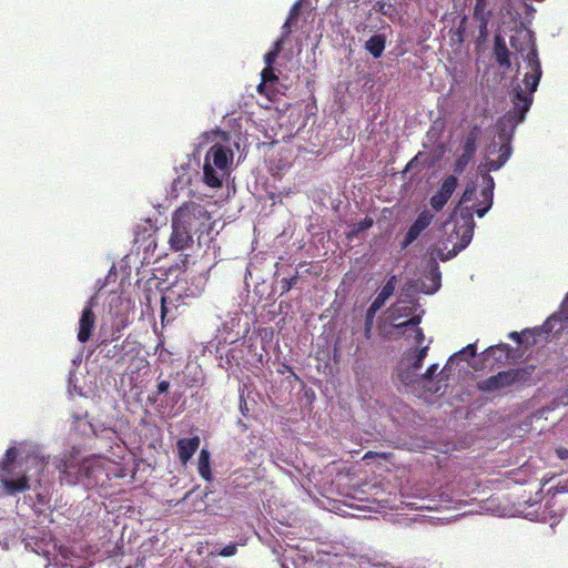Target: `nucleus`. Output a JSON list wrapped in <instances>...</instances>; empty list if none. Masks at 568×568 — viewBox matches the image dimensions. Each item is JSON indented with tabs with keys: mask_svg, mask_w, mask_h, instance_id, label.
<instances>
[{
	"mask_svg": "<svg viewBox=\"0 0 568 568\" xmlns=\"http://www.w3.org/2000/svg\"><path fill=\"white\" fill-rule=\"evenodd\" d=\"M16 447L7 449L3 458L0 460V481L9 495H17L30 488L29 480L34 475H40L47 460L36 450L20 454Z\"/></svg>",
	"mask_w": 568,
	"mask_h": 568,
	"instance_id": "obj_1",
	"label": "nucleus"
},
{
	"mask_svg": "<svg viewBox=\"0 0 568 568\" xmlns=\"http://www.w3.org/2000/svg\"><path fill=\"white\" fill-rule=\"evenodd\" d=\"M531 104L532 95L524 93L520 88L516 90L513 98V108L498 119L496 123L501 144L498 150V158L496 160H486L485 168L487 171H497L508 161L513 151L510 141L515 129L525 120Z\"/></svg>",
	"mask_w": 568,
	"mask_h": 568,
	"instance_id": "obj_2",
	"label": "nucleus"
},
{
	"mask_svg": "<svg viewBox=\"0 0 568 568\" xmlns=\"http://www.w3.org/2000/svg\"><path fill=\"white\" fill-rule=\"evenodd\" d=\"M464 220L462 225H456L453 233L448 236L447 241L453 242V247L444 253L443 250L436 251V256L442 261H447L456 256L460 251L468 246L474 235L475 223L471 212L467 211L466 214L462 213Z\"/></svg>",
	"mask_w": 568,
	"mask_h": 568,
	"instance_id": "obj_3",
	"label": "nucleus"
},
{
	"mask_svg": "<svg viewBox=\"0 0 568 568\" xmlns=\"http://www.w3.org/2000/svg\"><path fill=\"white\" fill-rule=\"evenodd\" d=\"M173 217L181 223L191 234L203 233L211 216L209 212L195 202L185 203L179 207Z\"/></svg>",
	"mask_w": 568,
	"mask_h": 568,
	"instance_id": "obj_4",
	"label": "nucleus"
},
{
	"mask_svg": "<svg viewBox=\"0 0 568 568\" xmlns=\"http://www.w3.org/2000/svg\"><path fill=\"white\" fill-rule=\"evenodd\" d=\"M529 372L526 368H513L503 371L478 383L477 387L484 393H495L497 390L523 384L529 378Z\"/></svg>",
	"mask_w": 568,
	"mask_h": 568,
	"instance_id": "obj_5",
	"label": "nucleus"
},
{
	"mask_svg": "<svg viewBox=\"0 0 568 568\" xmlns=\"http://www.w3.org/2000/svg\"><path fill=\"white\" fill-rule=\"evenodd\" d=\"M82 467L85 470L84 487L88 489L104 487L111 479L110 468L112 463L108 459L97 457L84 458Z\"/></svg>",
	"mask_w": 568,
	"mask_h": 568,
	"instance_id": "obj_6",
	"label": "nucleus"
},
{
	"mask_svg": "<svg viewBox=\"0 0 568 568\" xmlns=\"http://www.w3.org/2000/svg\"><path fill=\"white\" fill-rule=\"evenodd\" d=\"M82 466L83 460H79L72 456L65 460H61L58 465L61 481L69 486H74L77 484H82L84 486L85 470Z\"/></svg>",
	"mask_w": 568,
	"mask_h": 568,
	"instance_id": "obj_7",
	"label": "nucleus"
},
{
	"mask_svg": "<svg viewBox=\"0 0 568 568\" xmlns=\"http://www.w3.org/2000/svg\"><path fill=\"white\" fill-rule=\"evenodd\" d=\"M528 43L530 48L526 55V61L528 63V68L530 69V71L525 74L524 83L529 91L527 94L531 95L538 88L542 71L540 61L538 59L536 44L534 43L530 37L528 39Z\"/></svg>",
	"mask_w": 568,
	"mask_h": 568,
	"instance_id": "obj_8",
	"label": "nucleus"
},
{
	"mask_svg": "<svg viewBox=\"0 0 568 568\" xmlns=\"http://www.w3.org/2000/svg\"><path fill=\"white\" fill-rule=\"evenodd\" d=\"M458 185L456 175H448L442 183L439 190L430 197L429 203L435 211L444 209Z\"/></svg>",
	"mask_w": 568,
	"mask_h": 568,
	"instance_id": "obj_9",
	"label": "nucleus"
},
{
	"mask_svg": "<svg viewBox=\"0 0 568 568\" xmlns=\"http://www.w3.org/2000/svg\"><path fill=\"white\" fill-rule=\"evenodd\" d=\"M233 152L222 144H213L205 154L204 161L213 164L221 172H225L232 163Z\"/></svg>",
	"mask_w": 568,
	"mask_h": 568,
	"instance_id": "obj_10",
	"label": "nucleus"
},
{
	"mask_svg": "<svg viewBox=\"0 0 568 568\" xmlns=\"http://www.w3.org/2000/svg\"><path fill=\"white\" fill-rule=\"evenodd\" d=\"M95 326V315L93 313V298H91L83 308L79 320L78 341L85 343L90 339Z\"/></svg>",
	"mask_w": 568,
	"mask_h": 568,
	"instance_id": "obj_11",
	"label": "nucleus"
},
{
	"mask_svg": "<svg viewBox=\"0 0 568 568\" xmlns=\"http://www.w3.org/2000/svg\"><path fill=\"white\" fill-rule=\"evenodd\" d=\"M169 242L172 250L182 251L192 245L193 234L172 217V234Z\"/></svg>",
	"mask_w": 568,
	"mask_h": 568,
	"instance_id": "obj_12",
	"label": "nucleus"
},
{
	"mask_svg": "<svg viewBox=\"0 0 568 568\" xmlns=\"http://www.w3.org/2000/svg\"><path fill=\"white\" fill-rule=\"evenodd\" d=\"M483 179L485 182V186L480 192L483 200L473 205L478 217H483L490 210L494 197L495 182L493 176L486 173L483 175Z\"/></svg>",
	"mask_w": 568,
	"mask_h": 568,
	"instance_id": "obj_13",
	"label": "nucleus"
},
{
	"mask_svg": "<svg viewBox=\"0 0 568 568\" xmlns=\"http://www.w3.org/2000/svg\"><path fill=\"white\" fill-rule=\"evenodd\" d=\"M200 447V437L193 436L190 438H181L176 443L178 448V456L180 462L183 465H186V463L192 458L194 453Z\"/></svg>",
	"mask_w": 568,
	"mask_h": 568,
	"instance_id": "obj_14",
	"label": "nucleus"
},
{
	"mask_svg": "<svg viewBox=\"0 0 568 568\" xmlns=\"http://www.w3.org/2000/svg\"><path fill=\"white\" fill-rule=\"evenodd\" d=\"M404 359L409 364V367L407 371L399 373V378L404 384L409 385L417 381V371L423 366V362L417 363V356L413 355V351L406 352Z\"/></svg>",
	"mask_w": 568,
	"mask_h": 568,
	"instance_id": "obj_15",
	"label": "nucleus"
},
{
	"mask_svg": "<svg viewBox=\"0 0 568 568\" xmlns=\"http://www.w3.org/2000/svg\"><path fill=\"white\" fill-rule=\"evenodd\" d=\"M396 284H397V276L392 275L387 280L386 284L382 287L378 295L372 302L369 307L379 311L385 305L386 301L394 294Z\"/></svg>",
	"mask_w": 568,
	"mask_h": 568,
	"instance_id": "obj_16",
	"label": "nucleus"
},
{
	"mask_svg": "<svg viewBox=\"0 0 568 568\" xmlns=\"http://www.w3.org/2000/svg\"><path fill=\"white\" fill-rule=\"evenodd\" d=\"M224 172L217 170L213 164L204 161L203 164V182L213 189H217L222 186V179Z\"/></svg>",
	"mask_w": 568,
	"mask_h": 568,
	"instance_id": "obj_17",
	"label": "nucleus"
},
{
	"mask_svg": "<svg viewBox=\"0 0 568 568\" xmlns=\"http://www.w3.org/2000/svg\"><path fill=\"white\" fill-rule=\"evenodd\" d=\"M494 53H495V58H496L497 63L501 68H504V69H509L510 68V65H511L510 52H509V50H508L504 39L500 36H496L495 37Z\"/></svg>",
	"mask_w": 568,
	"mask_h": 568,
	"instance_id": "obj_18",
	"label": "nucleus"
},
{
	"mask_svg": "<svg viewBox=\"0 0 568 568\" xmlns=\"http://www.w3.org/2000/svg\"><path fill=\"white\" fill-rule=\"evenodd\" d=\"M510 352L511 348L506 343L490 346L484 352L485 361H488L490 357H493L498 363H507L510 356Z\"/></svg>",
	"mask_w": 568,
	"mask_h": 568,
	"instance_id": "obj_19",
	"label": "nucleus"
},
{
	"mask_svg": "<svg viewBox=\"0 0 568 568\" xmlns=\"http://www.w3.org/2000/svg\"><path fill=\"white\" fill-rule=\"evenodd\" d=\"M474 19L479 22L480 31L486 30L489 23L491 11L487 9L488 0H475Z\"/></svg>",
	"mask_w": 568,
	"mask_h": 568,
	"instance_id": "obj_20",
	"label": "nucleus"
},
{
	"mask_svg": "<svg viewBox=\"0 0 568 568\" xmlns=\"http://www.w3.org/2000/svg\"><path fill=\"white\" fill-rule=\"evenodd\" d=\"M420 323L419 316H413L412 318L394 324V327L398 331L399 334H404L406 328H412L415 333V341L417 344H422L425 339V335L423 333V329L418 326Z\"/></svg>",
	"mask_w": 568,
	"mask_h": 568,
	"instance_id": "obj_21",
	"label": "nucleus"
},
{
	"mask_svg": "<svg viewBox=\"0 0 568 568\" xmlns=\"http://www.w3.org/2000/svg\"><path fill=\"white\" fill-rule=\"evenodd\" d=\"M480 128L478 125H473L470 130L467 132L466 136L463 141V153L468 154L474 158L477 150V141L479 138Z\"/></svg>",
	"mask_w": 568,
	"mask_h": 568,
	"instance_id": "obj_22",
	"label": "nucleus"
},
{
	"mask_svg": "<svg viewBox=\"0 0 568 568\" xmlns=\"http://www.w3.org/2000/svg\"><path fill=\"white\" fill-rule=\"evenodd\" d=\"M386 45L384 34H374L365 42V49L375 58L382 57Z\"/></svg>",
	"mask_w": 568,
	"mask_h": 568,
	"instance_id": "obj_23",
	"label": "nucleus"
},
{
	"mask_svg": "<svg viewBox=\"0 0 568 568\" xmlns=\"http://www.w3.org/2000/svg\"><path fill=\"white\" fill-rule=\"evenodd\" d=\"M197 471L203 479L207 481L212 480L210 453L206 449H202L199 455Z\"/></svg>",
	"mask_w": 568,
	"mask_h": 568,
	"instance_id": "obj_24",
	"label": "nucleus"
},
{
	"mask_svg": "<svg viewBox=\"0 0 568 568\" xmlns=\"http://www.w3.org/2000/svg\"><path fill=\"white\" fill-rule=\"evenodd\" d=\"M261 77H262V82L258 84L257 87V91L260 93H262L264 91V88L267 83H273V82H276L278 80V77L275 74V71L273 69V67H268L266 65L262 72H261Z\"/></svg>",
	"mask_w": 568,
	"mask_h": 568,
	"instance_id": "obj_25",
	"label": "nucleus"
},
{
	"mask_svg": "<svg viewBox=\"0 0 568 568\" xmlns=\"http://www.w3.org/2000/svg\"><path fill=\"white\" fill-rule=\"evenodd\" d=\"M423 231L424 230H422L417 224L413 223L406 232L403 242L400 243V248L405 250L415 240H417Z\"/></svg>",
	"mask_w": 568,
	"mask_h": 568,
	"instance_id": "obj_26",
	"label": "nucleus"
},
{
	"mask_svg": "<svg viewBox=\"0 0 568 568\" xmlns=\"http://www.w3.org/2000/svg\"><path fill=\"white\" fill-rule=\"evenodd\" d=\"M377 313V310L368 307L365 314V325H364V335L366 338L371 337V332L374 324V318Z\"/></svg>",
	"mask_w": 568,
	"mask_h": 568,
	"instance_id": "obj_27",
	"label": "nucleus"
},
{
	"mask_svg": "<svg viewBox=\"0 0 568 568\" xmlns=\"http://www.w3.org/2000/svg\"><path fill=\"white\" fill-rule=\"evenodd\" d=\"M471 160L473 156L462 153L454 163V173L462 174Z\"/></svg>",
	"mask_w": 568,
	"mask_h": 568,
	"instance_id": "obj_28",
	"label": "nucleus"
},
{
	"mask_svg": "<svg viewBox=\"0 0 568 568\" xmlns=\"http://www.w3.org/2000/svg\"><path fill=\"white\" fill-rule=\"evenodd\" d=\"M433 220H434V214H432L427 210H424L423 212H420L418 214V216L414 223L417 224L422 230H425L430 225Z\"/></svg>",
	"mask_w": 568,
	"mask_h": 568,
	"instance_id": "obj_29",
	"label": "nucleus"
},
{
	"mask_svg": "<svg viewBox=\"0 0 568 568\" xmlns=\"http://www.w3.org/2000/svg\"><path fill=\"white\" fill-rule=\"evenodd\" d=\"M476 193V185L475 183H469L466 185L462 196H460V200H459V203L458 205H463L465 203H468L470 201H473V197Z\"/></svg>",
	"mask_w": 568,
	"mask_h": 568,
	"instance_id": "obj_30",
	"label": "nucleus"
},
{
	"mask_svg": "<svg viewBox=\"0 0 568 568\" xmlns=\"http://www.w3.org/2000/svg\"><path fill=\"white\" fill-rule=\"evenodd\" d=\"M559 317L561 321L564 322H567L568 323V294H567V297L565 298V301L562 302L561 306H560V310L558 312V314L554 315L552 318L555 317Z\"/></svg>",
	"mask_w": 568,
	"mask_h": 568,
	"instance_id": "obj_31",
	"label": "nucleus"
},
{
	"mask_svg": "<svg viewBox=\"0 0 568 568\" xmlns=\"http://www.w3.org/2000/svg\"><path fill=\"white\" fill-rule=\"evenodd\" d=\"M297 275H294L292 276L291 278H283L281 281V284H282V293H287L292 290V287L296 284L297 282Z\"/></svg>",
	"mask_w": 568,
	"mask_h": 568,
	"instance_id": "obj_32",
	"label": "nucleus"
},
{
	"mask_svg": "<svg viewBox=\"0 0 568 568\" xmlns=\"http://www.w3.org/2000/svg\"><path fill=\"white\" fill-rule=\"evenodd\" d=\"M237 551V545L236 544H230L225 547H223L220 551H219V556L221 557H231V556H234Z\"/></svg>",
	"mask_w": 568,
	"mask_h": 568,
	"instance_id": "obj_33",
	"label": "nucleus"
},
{
	"mask_svg": "<svg viewBox=\"0 0 568 568\" xmlns=\"http://www.w3.org/2000/svg\"><path fill=\"white\" fill-rule=\"evenodd\" d=\"M437 369H438V365L437 364H432L427 369L426 372L420 375V379L424 381V382H429L433 379L434 375L437 373Z\"/></svg>",
	"mask_w": 568,
	"mask_h": 568,
	"instance_id": "obj_34",
	"label": "nucleus"
},
{
	"mask_svg": "<svg viewBox=\"0 0 568 568\" xmlns=\"http://www.w3.org/2000/svg\"><path fill=\"white\" fill-rule=\"evenodd\" d=\"M169 300H170V297L165 296V295H163L161 297V320H162V322L165 321V318H166V316H168V314L170 312V310H169Z\"/></svg>",
	"mask_w": 568,
	"mask_h": 568,
	"instance_id": "obj_35",
	"label": "nucleus"
},
{
	"mask_svg": "<svg viewBox=\"0 0 568 568\" xmlns=\"http://www.w3.org/2000/svg\"><path fill=\"white\" fill-rule=\"evenodd\" d=\"M474 357L476 355V347L474 344H469L463 349H460L458 353H456L454 356H466Z\"/></svg>",
	"mask_w": 568,
	"mask_h": 568,
	"instance_id": "obj_36",
	"label": "nucleus"
},
{
	"mask_svg": "<svg viewBox=\"0 0 568 568\" xmlns=\"http://www.w3.org/2000/svg\"><path fill=\"white\" fill-rule=\"evenodd\" d=\"M428 346H423L420 348L413 349V355L417 356V363L424 362L427 356Z\"/></svg>",
	"mask_w": 568,
	"mask_h": 568,
	"instance_id": "obj_37",
	"label": "nucleus"
},
{
	"mask_svg": "<svg viewBox=\"0 0 568 568\" xmlns=\"http://www.w3.org/2000/svg\"><path fill=\"white\" fill-rule=\"evenodd\" d=\"M278 53L273 51V50H270L265 55H264V61H265V64L266 65H271L273 67V64L275 63L276 59L278 58Z\"/></svg>",
	"mask_w": 568,
	"mask_h": 568,
	"instance_id": "obj_38",
	"label": "nucleus"
},
{
	"mask_svg": "<svg viewBox=\"0 0 568 568\" xmlns=\"http://www.w3.org/2000/svg\"><path fill=\"white\" fill-rule=\"evenodd\" d=\"M169 388H170V383L168 381H161L158 384V394L168 393Z\"/></svg>",
	"mask_w": 568,
	"mask_h": 568,
	"instance_id": "obj_39",
	"label": "nucleus"
},
{
	"mask_svg": "<svg viewBox=\"0 0 568 568\" xmlns=\"http://www.w3.org/2000/svg\"><path fill=\"white\" fill-rule=\"evenodd\" d=\"M283 44H284V39L283 38H280L277 39L274 43H273V47L271 50L277 52L280 54L282 48H283Z\"/></svg>",
	"mask_w": 568,
	"mask_h": 568,
	"instance_id": "obj_40",
	"label": "nucleus"
},
{
	"mask_svg": "<svg viewBox=\"0 0 568 568\" xmlns=\"http://www.w3.org/2000/svg\"><path fill=\"white\" fill-rule=\"evenodd\" d=\"M372 225H373V220L366 217L364 221H362L359 223L358 231H364L366 229H369Z\"/></svg>",
	"mask_w": 568,
	"mask_h": 568,
	"instance_id": "obj_41",
	"label": "nucleus"
},
{
	"mask_svg": "<svg viewBox=\"0 0 568 568\" xmlns=\"http://www.w3.org/2000/svg\"><path fill=\"white\" fill-rule=\"evenodd\" d=\"M557 456L560 459H568V449L567 448H558L557 449Z\"/></svg>",
	"mask_w": 568,
	"mask_h": 568,
	"instance_id": "obj_42",
	"label": "nucleus"
},
{
	"mask_svg": "<svg viewBox=\"0 0 568 568\" xmlns=\"http://www.w3.org/2000/svg\"><path fill=\"white\" fill-rule=\"evenodd\" d=\"M509 338L515 341L516 343L520 344L521 343V336H520V333L518 332H511L509 333Z\"/></svg>",
	"mask_w": 568,
	"mask_h": 568,
	"instance_id": "obj_43",
	"label": "nucleus"
},
{
	"mask_svg": "<svg viewBox=\"0 0 568 568\" xmlns=\"http://www.w3.org/2000/svg\"><path fill=\"white\" fill-rule=\"evenodd\" d=\"M430 275H432V280L439 281L440 273H439L437 265L432 270Z\"/></svg>",
	"mask_w": 568,
	"mask_h": 568,
	"instance_id": "obj_44",
	"label": "nucleus"
},
{
	"mask_svg": "<svg viewBox=\"0 0 568 568\" xmlns=\"http://www.w3.org/2000/svg\"><path fill=\"white\" fill-rule=\"evenodd\" d=\"M37 499H38L39 504H41V505H44L47 503L45 496H43L42 494H38Z\"/></svg>",
	"mask_w": 568,
	"mask_h": 568,
	"instance_id": "obj_45",
	"label": "nucleus"
},
{
	"mask_svg": "<svg viewBox=\"0 0 568 568\" xmlns=\"http://www.w3.org/2000/svg\"><path fill=\"white\" fill-rule=\"evenodd\" d=\"M240 408H241V410H242V413H243V414H245V413H244V410H247L246 402H245V399H244L243 397L241 398V405H240Z\"/></svg>",
	"mask_w": 568,
	"mask_h": 568,
	"instance_id": "obj_46",
	"label": "nucleus"
},
{
	"mask_svg": "<svg viewBox=\"0 0 568 568\" xmlns=\"http://www.w3.org/2000/svg\"><path fill=\"white\" fill-rule=\"evenodd\" d=\"M283 29H284L285 34H288L291 32L290 22L288 21H286L284 23Z\"/></svg>",
	"mask_w": 568,
	"mask_h": 568,
	"instance_id": "obj_47",
	"label": "nucleus"
},
{
	"mask_svg": "<svg viewBox=\"0 0 568 568\" xmlns=\"http://www.w3.org/2000/svg\"><path fill=\"white\" fill-rule=\"evenodd\" d=\"M193 491H194V490H190V491H187V493L184 495V497L182 498V501H184V500L189 499V498L192 496Z\"/></svg>",
	"mask_w": 568,
	"mask_h": 568,
	"instance_id": "obj_48",
	"label": "nucleus"
},
{
	"mask_svg": "<svg viewBox=\"0 0 568 568\" xmlns=\"http://www.w3.org/2000/svg\"><path fill=\"white\" fill-rule=\"evenodd\" d=\"M298 4H300V3H295V4H294V7H293V8H292V10H291V16H293V13H296V12H297Z\"/></svg>",
	"mask_w": 568,
	"mask_h": 568,
	"instance_id": "obj_49",
	"label": "nucleus"
},
{
	"mask_svg": "<svg viewBox=\"0 0 568 568\" xmlns=\"http://www.w3.org/2000/svg\"><path fill=\"white\" fill-rule=\"evenodd\" d=\"M390 317H392L393 320H397V318H398V316L396 315V313H395V312H393V313H392Z\"/></svg>",
	"mask_w": 568,
	"mask_h": 568,
	"instance_id": "obj_50",
	"label": "nucleus"
},
{
	"mask_svg": "<svg viewBox=\"0 0 568 568\" xmlns=\"http://www.w3.org/2000/svg\"><path fill=\"white\" fill-rule=\"evenodd\" d=\"M415 160H416V158L413 159L412 161H409L408 166H410Z\"/></svg>",
	"mask_w": 568,
	"mask_h": 568,
	"instance_id": "obj_51",
	"label": "nucleus"
}]
</instances>
